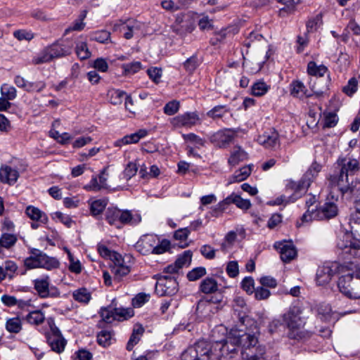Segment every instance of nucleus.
Masks as SVG:
<instances>
[{
	"instance_id": "f257e3e1",
	"label": "nucleus",
	"mask_w": 360,
	"mask_h": 360,
	"mask_svg": "<svg viewBox=\"0 0 360 360\" xmlns=\"http://www.w3.org/2000/svg\"><path fill=\"white\" fill-rule=\"evenodd\" d=\"M228 342L231 344H237L238 347H242L243 360H265L263 356L265 349L261 345H257L258 340L255 335L233 329L229 333Z\"/></svg>"
},
{
	"instance_id": "f03ea898",
	"label": "nucleus",
	"mask_w": 360,
	"mask_h": 360,
	"mask_svg": "<svg viewBox=\"0 0 360 360\" xmlns=\"http://www.w3.org/2000/svg\"><path fill=\"white\" fill-rule=\"evenodd\" d=\"M302 311L297 306L290 307L283 316V321L288 329V335L290 339L305 340L310 333L304 329L305 319L302 316Z\"/></svg>"
},
{
	"instance_id": "7ed1b4c3",
	"label": "nucleus",
	"mask_w": 360,
	"mask_h": 360,
	"mask_svg": "<svg viewBox=\"0 0 360 360\" xmlns=\"http://www.w3.org/2000/svg\"><path fill=\"white\" fill-rule=\"evenodd\" d=\"M340 291L347 297L360 299V269L342 276L338 283Z\"/></svg>"
},
{
	"instance_id": "20e7f679",
	"label": "nucleus",
	"mask_w": 360,
	"mask_h": 360,
	"mask_svg": "<svg viewBox=\"0 0 360 360\" xmlns=\"http://www.w3.org/2000/svg\"><path fill=\"white\" fill-rule=\"evenodd\" d=\"M59 264L56 259L49 257L37 249H32L31 255L24 259V265L28 269L44 268L51 270L58 268Z\"/></svg>"
},
{
	"instance_id": "39448f33",
	"label": "nucleus",
	"mask_w": 360,
	"mask_h": 360,
	"mask_svg": "<svg viewBox=\"0 0 360 360\" xmlns=\"http://www.w3.org/2000/svg\"><path fill=\"white\" fill-rule=\"evenodd\" d=\"M352 233H343L337 240V249L339 255L344 259L360 257V244L353 240Z\"/></svg>"
},
{
	"instance_id": "423d86ee",
	"label": "nucleus",
	"mask_w": 360,
	"mask_h": 360,
	"mask_svg": "<svg viewBox=\"0 0 360 360\" xmlns=\"http://www.w3.org/2000/svg\"><path fill=\"white\" fill-rule=\"evenodd\" d=\"M212 352L209 342L199 340L181 354V360H210Z\"/></svg>"
},
{
	"instance_id": "0eeeda50",
	"label": "nucleus",
	"mask_w": 360,
	"mask_h": 360,
	"mask_svg": "<svg viewBox=\"0 0 360 360\" xmlns=\"http://www.w3.org/2000/svg\"><path fill=\"white\" fill-rule=\"evenodd\" d=\"M321 170V165L317 162H313L303 175L302 179L299 182L290 181L287 185V188L290 191L300 192L301 194L305 193Z\"/></svg>"
},
{
	"instance_id": "6e6552de",
	"label": "nucleus",
	"mask_w": 360,
	"mask_h": 360,
	"mask_svg": "<svg viewBox=\"0 0 360 360\" xmlns=\"http://www.w3.org/2000/svg\"><path fill=\"white\" fill-rule=\"evenodd\" d=\"M144 25L133 18L126 20H120L119 23L114 24V32H119L127 39H130L134 34H137L143 27Z\"/></svg>"
},
{
	"instance_id": "1a4fd4ad",
	"label": "nucleus",
	"mask_w": 360,
	"mask_h": 360,
	"mask_svg": "<svg viewBox=\"0 0 360 360\" xmlns=\"http://www.w3.org/2000/svg\"><path fill=\"white\" fill-rule=\"evenodd\" d=\"M338 197H335L331 192L327 197L326 202L316 209V217L318 220L330 219L334 218L338 214L337 201Z\"/></svg>"
},
{
	"instance_id": "9d476101",
	"label": "nucleus",
	"mask_w": 360,
	"mask_h": 360,
	"mask_svg": "<svg viewBox=\"0 0 360 360\" xmlns=\"http://www.w3.org/2000/svg\"><path fill=\"white\" fill-rule=\"evenodd\" d=\"M349 175L347 173L342 172L340 169H337L335 174L330 178V184L332 188L333 189L337 188L342 195L353 193L354 192V186L352 183H349Z\"/></svg>"
},
{
	"instance_id": "9b49d317",
	"label": "nucleus",
	"mask_w": 360,
	"mask_h": 360,
	"mask_svg": "<svg viewBox=\"0 0 360 360\" xmlns=\"http://www.w3.org/2000/svg\"><path fill=\"white\" fill-rule=\"evenodd\" d=\"M34 288L41 298L58 297L60 291L54 286H50V278L48 276L34 280Z\"/></svg>"
},
{
	"instance_id": "f8f14e48",
	"label": "nucleus",
	"mask_w": 360,
	"mask_h": 360,
	"mask_svg": "<svg viewBox=\"0 0 360 360\" xmlns=\"http://www.w3.org/2000/svg\"><path fill=\"white\" fill-rule=\"evenodd\" d=\"M178 290V283L171 276L161 275L158 279L155 291L160 296H172Z\"/></svg>"
},
{
	"instance_id": "ddd939ff",
	"label": "nucleus",
	"mask_w": 360,
	"mask_h": 360,
	"mask_svg": "<svg viewBox=\"0 0 360 360\" xmlns=\"http://www.w3.org/2000/svg\"><path fill=\"white\" fill-rule=\"evenodd\" d=\"M131 271L129 257L114 252V281H121Z\"/></svg>"
},
{
	"instance_id": "4468645a",
	"label": "nucleus",
	"mask_w": 360,
	"mask_h": 360,
	"mask_svg": "<svg viewBox=\"0 0 360 360\" xmlns=\"http://www.w3.org/2000/svg\"><path fill=\"white\" fill-rule=\"evenodd\" d=\"M47 48L52 60H53L69 56L72 53L73 43L72 41L62 40L47 46Z\"/></svg>"
},
{
	"instance_id": "2eb2a0df",
	"label": "nucleus",
	"mask_w": 360,
	"mask_h": 360,
	"mask_svg": "<svg viewBox=\"0 0 360 360\" xmlns=\"http://www.w3.org/2000/svg\"><path fill=\"white\" fill-rule=\"evenodd\" d=\"M200 117L197 112H186L176 116L170 120V123L174 128L191 127L198 123Z\"/></svg>"
},
{
	"instance_id": "dca6fc26",
	"label": "nucleus",
	"mask_w": 360,
	"mask_h": 360,
	"mask_svg": "<svg viewBox=\"0 0 360 360\" xmlns=\"http://www.w3.org/2000/svg\"><path fill=\"white\" fill-rule=\"evenodd\" d=\"M46 338L47 342L53 351L61 353L64 350L66 341L56 326H51V333L48 334Z\"/></svg>"
},
{
	"instance_id": "f3484780",
	"label": "nucleus",
	"mask_w": 360,
	"mask_h": 360,
	"mask_svg": "<svg viewBox=\"0 0 360 360\" xmlns=\"http://www.w3.org/2000/svg\"><path fill=\"white\" fill-rule=\"evenodd\" d=\"M141 220V218L139 215L134 217L129 210H122L114 207V225L117 228L120 229L121 226L117 225L116 222H120L122 224L136 225Z\"/></svg>"
},
{
	"instance_id": "a211bd4d",
	"label": "nucleus",
	"mask_w": 360,
	"mask_h": 360,
	"mask_svg": "<svg viewBox=\"0 0 360 360\" xmlns=\"http://www.w3.org/2000/svg\"><path fill=\"white\" fill-rule=\"evenodd\" d=\"M257 141L265 148L274 150L280 146L279 134L274 129H271L259 135Z\"/></svg>"
},
{
	"instance_id": "6ab92c4d",
	"label": "nucleus",
	"mask_w": 360,
	"mask_h": 360,
	"mask_svg": "<svg viewBox=\"0 0 360 360\" xmlns=\"http://www.w3.org/2000/svg\"><path fill=\"white\" fill-rule=\"evenodd\" d=\"M274 247L279 252L281 260L285 263L292 260L297 255V250L290 242L278 241Z\"/></svg>"
},
{
	"instance_id": "aec40b11",
	"label": "nucleus",
	"mask_w": 360,
	"mask_h": 360,
	"mask_svg": "<svg viewBox=\"0 0 360 360\" xmlns=\"http://www.w3.org/2000/svg\"><path fill=\"white\" fill-rule=\"evenodd\" d=\"M106 171L107 168H104L98 176H93L89 183L84 186V188L89 191H98L107 188L109 174L106 173Z\"/></svg>"
},
{
	"instance_id": "412c9836",
	"label": "nucleus",
	"mask_w": 360,
	"mask_h": 360,
	"mask_svg": "<svg viewBox=\"0 0 360 360\" xmlns=\"http://www.w3.org/2000/svg\"><path fill=\"white\" fill-rule=\"evenodd\" d=\"M336 169L342 172L347 173L349 175L354 174L359 169V162L358 160L351 157L340 158L337 161Z\"/></svg>"
},
{
	"instance_id": "4be33fe9",
	"label": "nucleus",
	"mask_w": 360,
	"mask_h": 360,
	"mask_svg": "<svg viewBox=\"0 0 360 360\" xmlns=\"http://www.w3.org/2000/svg\"><path fill=\"white\" fill-rule=\"evenodd\" d=\"M349 224L354 238L360 241V199L355 202V211L350 214Z\"/></svg>"
},
{
	"instance_id": "5701e85b",
	"label": "nucleus",
	"mask_w": 360,
	"mask_h": 360,
	"mask_svg": "<svg viewBox=\"0 0 360 360\" xmlns=\"http://www.w3.org/2000/svg\"><path fill=\"white\" fill-rule=\"evenodd\" d=\"M19 177V172L16 169L8 165H2L0 168V181L3 184L13 185Z\"/></svg>"
},
{
	"instance_id": "b1692460",
	"label": "nucleus",
	"mask_w": 360,
	"mask_h": 360,
	"mask_svg": "<svg viewBox=\"0 0 360 360\" xmlns=\"http://www.w3.org/2000/svg\"><path fill=\"white\" fill-rule=\"evenodd\" d=\"M333 266L328 264L320 266L316 272V283L319 285L328 283L336 272Z\"/></svg>"
},
{
	"instance_id": "393cba45",
	"label": "nucleus",
	"mask_w": 360,
	"mask_h": 360,
	"mask_svg": "<svg viewBox=\"0 0 360 360\" xmlns=\"http://www.w3.org/2000/svg\"><path fill=\"white\" fill-rule=\"evenodd\" d=\"M148 135V131L144 129L138 130L134 134L126 135L114 143L115 146L121 147L124 145L136 143L140 139L146 137Z\"/></svg>"
},
{
	"instance_id": "a878e982",
	"label": "nucleus",
	"mask_w": 360,
	"mask_h": 360,
	"mask_svg": "<svg viewBox=\"0 0 360 360\" xmlns=\"http://www.w3.org/2000/svg\"><path fill=\"white\" fill-rule=\"evenodd\" d=\"M156 239L154 236L147 235L143 236L137 243V248L143 255L153 253Z\"/></svg>"
},
{
	"instance_id": "bb28decb",
	"label": "nucleus",
	"mask_w": 360,
	"mask_h": 360,
	"mask_svg": "<svg viewBox=\"0 0 360 360\" xmlns=\"http://www.w3.org/2000/svg\"><path fill=\"white\" fill-rule=\"evenodd\" d=\"M283 5L278 11V15L284 18L295 13L296 7L300 4V0H276Z\"/></svg>"
},
{
	"instance_id": "cd10ccee",
	"label": "nucleus",
	"mask_w": 360,
	"mask_h": 360,
	"mask_svg": "<svg viewBox=\"0 0 360 360\" xmlns=\"http://www.w3.org/2000/svg\"><path fill=\"white\" fill-rule=\"evenodd\" d=\"M290 94L296 98H303L311 96V93L309 91L304 84L300 81H293L290 84Z\"/></svg>"
},
{
	"instance_id": "c85d7f7f",
	"label": "nucleus",
	"mask_w": 360,
	"mask_h": 360,
	"mask_svg": "<svg viewBox=\"0 0 360 360\" xmlns=\"http://www.w3.org/2000/svg\"><path fill=\"white\" fill-rule=\"evenodd\" d=\"M199 289L205 294L214 293L218 290L217 281L213 278L207 277L201 281Z\"/></svg>"
},
{
	"instance_id": "c756f323",
	"label": "nucleus",
	"mask_w": 360,
	"mask_h": 360,
	"mask_svg": "<svg viewBox=\"0 0 360 360\" xmlns=\"http://www.w3.org/2000/svg\"><path fill=\"white\" fill-rule=\"evenodd\" d=\"M247 158V153L240 147L236 146L233 148V150L229 159V163L231 165L235 166L239 162L245 160Z\"/></svg>"
},
{
	"instance_id": "7c9ffc66",
	"label": "nucleus",
	"mask_w": 360,
	"mask_h": 360,
	"mask_svg": "<svg viewBox=\"0 0 360 360\" xmlns=\"http://www.w3.org/2000/svg\"><path fill=\"white\" fill-rule=\"evenodd\" d=\"M26 214L33 221H39L42 223H46L48 217L39 209L34 206H28L26 208Z\"/></svg>"
},
{
	"instance_id": "2f4dec72",
	"label": "nucleus",
	"mask_w": 360,
	"mask_h": 360,
	"mask_svg": "<svg viewBox=\"0 0 360 360\" xmlns=\"http://www.w3.org/2000/svg\"><path fill=\"white\" fill-rule=\"evenodd\" d=\"M323 24V14L318 13L310 18L306 22L307 33L316 32Z\"/></svg>"
},
{
	"instance_id": "473e14b6",
	"label": "nucleus",
	"mask_w": 360,
	"mask_h": 360,
	"mask_svg": "<svg viewBox=\"0 0 360 360\" xmlns=\"http://www.w3.org/2000/svg\"><path fill=\"white\" fill-rule=\"evenodd\" d=\"M143 332L144 328L141 326L137 325L134 327L133 333L127 345V350L131 351L134 347V345H136L139 342Z\"/></svg>"
},
{
	"instance_id": "72a5a7b5",
	"label": "nucleus",
	"mask_w": 360,
	"mask_h": 360,
	"mask_svg": "<svg viewBox=\"0 0 360 360\" xmlns=\"http://www.w3.org/2000/svg\"><path fill=\"white\" fill-rule=\"evenodd\" d=\"M227 203H233L238 207L243 210H248L250 207L251 203L249 200L243 199L240 195L232 194L226 198Z\"/></svg>"
},
{
	"instance_id": "f704fd0d",
	"label": "nucleus",
	"mask_w": 360,
	"mask_h": 360,
	"mask_svg": "<svg viewBox=\"0 0 360 360\" xmlns=\"http://www.w3.org/2000/svg\"><path fill=\"white\" fill-rule=\"evenodd\" d=\"M328 71V68L323 65H318L315 62L310 61L307 65V72L310 75L323 77Z\"/></svg>"
},
{
	"instance_id": "c9c22d12",
	"label": "nucleus",
	"mask_w": 360,
	"mask_h": 360,
	"mask_svg": "<svg viewBox=\"0 0 360 360\" xmlns=\"http://www.w3.org/2000/svg\"><path fill=\"white\" fill-rule=\"evenodd\" d=\"M216 137L220 147H225L233 139L234 132L231 129H226L218 132Z\"/></svg>"
},
{
	"instance_id": "e433bc0d",
	"label": "nucleus",
	"mask_w": 360,
	"mask_h": 360,
	"mask_svg": "<svg viewBox=\"0 0 360 360\" xmlns=\"http://www.w3.org/2000/svg\"><path fill=\"white\" fill-rule=\"evenodd\" d=\"M250 167H243L240 169L236 171L234 174L230 179L229 184L244 181L250 176Z\"/></svg>"
},
{
	"instance_id": "4c0bfd02",
	"label": "nucleus",
	"mask_w": 360,
	"mask_h": 360,
	"mask_svg": "<svg viewBox=\"0 0 360 360\" xmlns=\"http://www.w3.org/2000/svg\"><path fill=\"white\" fill-rule=\"evenodd\" d=\"M117 98H123L124 108L129 112L134 113V105L132 98L125 91L121 90H116Z\"/></svg>"
},
{
	"instance_id": "58836bf2",
	"label": "nucleus",
	"mask_w": 360,
	"mask_h": 360,
	"mask_svg": "<svg viewBox=\"0 0 360 360\" xmlns=\"http://www.w3.org/2000/svg\"><path fill=\"white\" fill-rule=\"evenodd\" d=\"M52 60V58L50 55L48 48L46 47L41 51L37 56H34L32 60V63L34 65H40L46 63Z\"/></svg>"
},
{
	"instance_id": "ea45409f",
	"label": "nucleus",
	"mask_w": 360,
	"mask_h": 360,
	"mask_svg": "<svg viewBox=\"0 0 360 360\" xmlns=\"http://www.w3.org/2000/svg\"><path fill=\"white\" fill-rule=\"evenodd\" d=\"M75 51L77 56L81 60H85L91 56V52L89 50L87 44L84 41H79L76 44Z\"/></svg>"
},
{
	"instance_id": "a19ab883",
	"label": "nucleus",
	"mask_w": 360,
	"mask_h": 360,
	"mask_svg": "<svg viewBox=\"0 0 360 360\" xmlns=\"http://www.w3.org/2000/svg\"><path fill=\"white\" fill-rule=\"evenodd\" d=\"M108 202L106 200H96L91 203L90 210L93 216L99 215L105 208Z\"/></svg>"
},
{
	"instance_id": "79ce46f5",
	"label": "nucleus",
	"mask_w": 360,
	"mask_h": 360,
	"mask_svg": "<svg viewBox=\"0 0 360 360\" xmlns=\"http://www.w3.org/2000/svg\"><path fill=\"white\" fill-rule=\"evenodd\" d=\"M44 314L41 311H34L29 313L26 316V320L31 324L39 325L44 321Z\"/></svg>"
},
{
	"instance_id": "37998d69",
	"label": "nucleus",
	"mask_w": 360,
	"mask_h": 360,
	"mask_svg": "<svg viewBox=\"0 0 360 360\" xmlns=\"http://www.w3.org/2000/svg\"><path fill=\"white\" fill-rule=\"evenodd\" d=\"M74 299L79 302L87 303L91 299V294L86 288H79L72 293Z\"/></svg>"
},
{
	"instance_id": "c03bdc74",
	"label": "nucleus",
	"mask_w": 360,
	"mask_h": 360,
	"mask_svg": "<svg viewBox=\"0 0 360 360\" xmlns=\"http://www.w3.org/2000/svg\"><path fill=\"white\" fill-rule=\"evenodd\" d=\"M112 335L110 331L103 330L97 335V342L99 345L106 347L111 345Z\"/></svg>"
},
{
	"instance_id": "a18cd8bd",
	"label": "nucleus",
	"mask_w": 360,
	"mask_h": 360,
	"mask_svg": "<svg viewBox=\"0 0 360 360\" xmlns=\"http://www.w3.org/2000/svg\"><path fill=\"white\" fill-rule=\"evenodd\" d=\"M199 16L200 18L198 20V26L201 30H210L213 29L214 25L212 19H210L205 13H200Z\"/></svg>"
},
{
	"instance_id": "49530a36",
	"label": "nucleus",
	"mask_w": 360,
	"mask_h": 360,
	"mask_svg": "<svg viewBox=\"0 0 360 360\" xmlns=\"http://www.w3.org/2000/svg\"><path fill=\"white\" fill-rule=\"evenodd\" d=\"M17 237L14 234L3 233L0 238V243L2 248H9L15 245Z\"/></svg>"
},
{
	"instance_id": "de8ad7c7",
	"label": "nucleus",
	"mask_w": 360,
	"mask_h": 360,
	"mask_svg": "<svg viewBox=\"0 0 360 360\" xmlns=\"http://www.w3.org/2000/svg\"><path fill=\"white\" fill-rule=\"evenodd\" d=\"M100 316L101 318V320L98 323L100 327H103L102 324L104 323H111V319L112 317V307L110 306L102 307L100 310Z\"/></svg>"
},
{
	"instance_id": "09e8293b",
	"label": "nucleus",
	"mask_w": 360,
	"mask_h": 360,
	"mask_svg": "<svg viewBox=\"0 0 360 360\" xmlns=\"http://www.w3.org/2000/svg\"><path fill=\"white\" fill-rule=\"evenodd\" d=\"M122 68L125 75H134L142 68V64L139 61H134L122 65Z\"/></svg>"
},
{
	"instance_id": "8fccbe9b",
	"label": "nucleus",
	"mask_w": 360,
	"mask_h": 360,
	"mask_svg": "<svg viewBox=\"0 0 360 360\" xmlns=\"http://www.w3.org/2000/svg\"><path fill=\"white\" fill-rule=\"evenodd\" d=\"M6 327L9 332L18 333L22 328L21 321L18 317L10 319L6 321Z\"/></svg>"
},
{
	"instance_id": "3c124183",
	"label": "nucleus",
	"mask_w": 360,
	"mask_h": 360,
	"mask_svg": "<svg viewBox=\"0 0 360 360\" xmlns=\"http://www.w3.org/2000/svg\"><path fill=\"white\" fill-rule=\"evenodd\" d=\"M206 273L207 271L205 267H195L187 274V278L190 281H195L204 276Z\"/></svg>"
},
{
	"instance_id": "603ef678",
	"label": "nucleus",
	"mask_w": 360,
	"mask_h": 360,
	"mask_svg": "<svg viewBox=\"0 0 360 360\" xmlns=\"http://www.w3.org/2000/svg\"><path fill=\"white\" fill-rule=\"evenodd\" d=\"M2 266L6 276L10 279L13 278L18 269L16 263L11 260H7L3 264Z\"/></svg>"
},
{
	"instance_id": "864d4df0",
	"label": "nucleus",
	"mask_w": 360,
	"mask_h": 360,
	"mask_svg": "<svg viewBox=\"0 0 360 360\" xmlns=\"http://www.w3.org/2000/svg\"><path fill=\"white\" fill-rule=\"evenodd\" d=\"M68 259L70 262L69 264V270L71 272L75 273V274H79L82 271V266L78 259H75L73 257V255L70 252V250H66Z\"/></svg>"
},
{
	"instance_id": "5fc2aeb1",
	"label": "nucleus",
	"mask_w": 360,
	"mask_h": 360,
	"mask_svg": "<svg viewBox=\"0 0 360 360\" xmlns=\"http://www.w3.org/2000/svg\"><path fill=\"white\" fill-rule=\"evenodd\" d=\"M190 233L191 231L188 228L179 229L174 233V238L176 240L184 242L185 243L181 245V248H186L188 246V243H186V240Z\"/></svg>"
},
{
	"instance_id": "6e6d98bb",
	"label": "nucleus",
	"mask_w": 360,
	"mask_h": 360,
	"mask_svg": "<svg viewBox=\"0 0 360 360\" xmlns=\"http://www.w3.org/2000/svg\"><path fill=\"white\" fill-rule=\"evenodd\" d=\"M358 89V81L355 77L349 79L347 85L342 88V91L349 96H352Z\"/></svg>"
},
{
	"instance_id": "4d7b16f0",
	"label": "nucleus",
	"mask_w": 360,
	"mask_h": 360,
	"mask_svg": "<svg viewBox=\"0 0 360 360\" xmlns=\"http://www.w3.org/2000/svg\"><path fill=\"white\" fill-rule=\"evenodd\" d=\"M227 112L225 105H217L207 112V115L212 119L222 117Z\"/></svg>"
},
{
	"instance_id": "13d9d810",
	"label": "nucleus",
	"mask_w": 360,
	"mask_h": 360,
	"mask_svg": "<svg viewBox=\"0 0 360 360\" xmlns=\"http://www.w3.org/2000/svg\"><path fill=\"white\" fill-rule=\"evenodd\" d=\"M1 93L3 97L8 100H13L16 97L15 88L7 84L1 86Z\"/></svg>"
},
{
	"instance_id": "bf43d9fd",
	"label": "nucleus",
	"mask_w": 360,
	"mask_h": 360,
	"mask_svg": "<svg viewBox=\"0 0 360 360\" xmlns=\"http://www.w3.org/2000/svg\"><path fill=\"white\" fill-rule=\"evenodd\" d=\"M46 87V83L43 81L35 82H27L25 91L27 92H40Z\"/></svg>"
},
{
	"instance_id": "052dcab7",
	"label": "nucleus",
	"mask_w": 360,
	"mask_h": 360,
	"mask_svg": "<svg viewBox=\"0 0 360 360\" xmlns=\"http://www.w3.org/2000/svg\"><path fill=\"white\" fill-rule=\"evenodd\" d=\"M268 91V86L263 82H258L252 86V94L256 96H261Z\"/></svg>"
},
{
	"instance_id": "680f3d73",
	"label": "nucleus",
	"mask_w": 360,
	"mask_h": 360,
	"mask_svg": "<svg viewBox=\"0 0 360 360\" xmlns=\"http://www.w3.org/2000/svg\"><path fill=\"white\" fill-rule=\"evenodd\" d=\"M183 138L185 141L193 143L198 148L203 146L205 143V141L202 138L193 133L183 134Z\"/></svg>"
},
{
	"instance_id": "e2e57ef3",
	"label": "nucleus",
	"mask_w": 360,
	"mask_h": 360,
	"mask_svg": "<svg viewBox=\"0 0 360 360\" xmlns=\"http://www.w3.org/2000/svg\"><path fill=\"white\" fill-rule=\"evenodd\" d=\"M192 259V252L190 250L185 251L182 255H179L175 262L178 264L179 269L184 266L189 264Z\"/></svg>"
},
{
	"instance_id": "0e129e2a",
	"label": "nucleus",
	"mask_w": 360,
	"mask_h": 360,
	"mask_svg": "<svg viewBox=\"0 0 360 360\" xmlns=\"http://www.w3.org/2000/svg\"><path fill=\"white\" fill-rule=\"evenodd\" d=\"M180 107V103L176 100L168 102L164 107V112L167 115H173L176 114Z\"/></svg>"
},
{
	"instance_id": "69168bd1",
	"label": "nucleus",
	"mask_w": 360,
	"mask_h": 360,
	"mask_svg": "<svg viewBox=\"0 0 360 360\" xmlns=\"http://www.w3.org/2000/svg\"><path fill=\"white\" fill-rule=\"evenodd\" d=\"M150 297V294L140 292L137 294L132 300V304L134 307H141L145 303L149 301Z\"/></svg>"
},
{
	"instance_id": "338daca9",
	"label": "nucleus",
	"mask_w": 360,
	"mask_h": 360,
	"mask_svg": "<svg viewBox=\"0 0 360 360\" xmlns=\"http://www.w3.org/2000/svg\"><path fill=\"white\" fill-rule=\"evenodd\" d=\"M13 36L18 40V41H30L34 37V33H32L31 31H28L26 30H15L13 32Z\"/></svg>"
},
{
	"instance_id": "774afa93",
	"label": "nucleus",
	"mask_w": 360,
	"mask_h": 360,
	"mask_svg": "<svg viewBox=\"0 0 360 360\" xmlns=\"http://www.w3.org/2000/svg\"><path fill=\"white\" fill-rule=\"evenodd\" d=\"M241 287L248 294H252L255 290L253 278L251 276L244 278L241 282Z\"/></svg>"
}]
</instances>
